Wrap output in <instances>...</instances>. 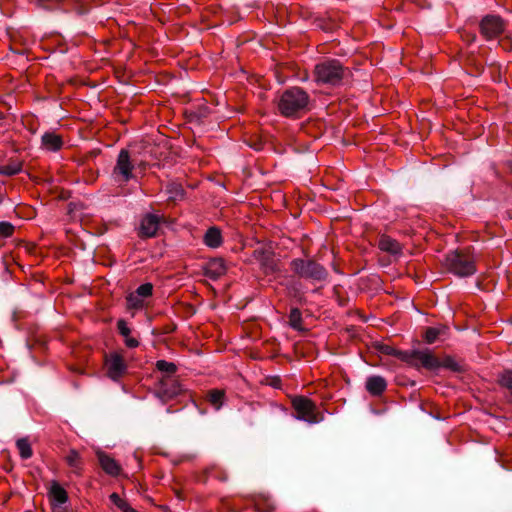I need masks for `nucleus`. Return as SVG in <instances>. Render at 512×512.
<instances>
[{
  "mask_svg": "<svg viewBox=\"0 0 512 512\" xmlns=\"http://www.w3.org/2000/svg\"><path fill=\"white\" fill-rule=\"evenodd\" d=\"M350 76L351 70L338 59H326L314 68L315 80L322 84L338 86Z\"/></svg>",
  "mask_w": 512,
  "mask_h": 512,
  "instance_id": "1",
  "label": "nucleus"
},
{
  "mask_svg": "<svg viewBox=\"0 0 512 512\" xmlns=\"http://www.w3.org/2000/svg\"><path fill=\"white\" fill-rule=\"evenodd\" d=\"M445 267L459 277H468L476 272L474 257L467 250H456L446 255Z\"/></svg>",
  "mask_w": 512,
  "mask_h": 512,
  "instance_id": "2",
  "label": "nucleus"
},
{
  "mask_svg": "<svg viewBox=\"0 0 512 512\" xmlns=\"http://www.w3.org/2000/svg\"><path fill=\"white\" fill-rule=\"evenodd\" d=\"M393 354L402 362L416 369L436 370L441 367V361L428 350H394Z\"/></svg>",
  "mask_w": 512,
  "mask_h": 512,
  "instance_id": "3",
  "label": "nucleus"
},
{
  "mask_svg": "<svg viewBox=\"0 0 512 512\" xmlns=\"http://www.w3.org/2000/svg\"><path fill=\"white\" fill-rule=\"evenodd\" d=\"M291 406L295 411V417L310 424L323 421L324 416L318 410L316 403L308 397L297 395L291 398Z\"/></svg>",
  "mask_w": 512,
  "mask_h": 512,
  "instance_id": "4",
  "label": "nucleus"
},
{
  "mask_svg": "<svg viewBox=\"0 0 512 512\" xmlns=\"http://www.w3.org/2000/svg\"><path fill=\"white\" fill-rule=\"evenodd\" d=\"M291 270L301 278L315 281H323L327 278V270L314 260L293 259L290 263Z\"/></svg>",
  "mask_w": 512,
  "mask_h": 512,
  "instance_id": "5",
  "label": "nucleus"
},
{
  "mask_svg": "<svg viewBox=\"0 0 512 512\" xmlns=\"http://www.w3.org/2000/svg\"><path fill=\"white\" fill-rule=\"evenodd\" d=\"M507 23L499 16L489 14L484 16L479 23L480 34L487 41L501 36L506 30Z\"/></svg>",
  "mask_w": 512,
  "mask_h": 512,
  "instance_id": "6",
  "label": "nucleus"
},
{
  "mask_svg": "<svg viewBox=\"0 0 512 512\" xmlns=\"http://www.w3.org/2000/svg\"><path fill=\"white\" fill-rule=\"evenodd\" d=\"M183 392L184 389L177 379L164 376L160 379L155 394L163 403H166Z\"/></svg>",
  "mask_w": 512,
  "mask_h": 512,
  "instance_id": "7",
  "label": "nucleus"
},
{
  "mask_svg": "<svg viewBox=\"0 0 512 512\" xmlns=\"http://www.w3.org/2000/svg\"><path fill=\"white\" fill-rule=\"evenodd\" d=\"M133 170L134 162L131 160L129 151L122 149L117 157L113 175L117 181L127 183L134 177Z\"/></svg>",
  "mask_w": 512,
  "mask_h": 512,
  "instance_id": "8",
  "label": "nucleus"
},
{
  "mask_svg": "<svg viewBox=\"0 0 512 512\" xmlns=\"http://www.w3.org/2000/svg\"><path fill=\"white\" fill-rule=\"evenodd\" d=\"M277 108L285 117H300L308 108V98H279Z\"/></svg>",
  "mask_w": 512,
  "mask_h": 512,
  "instance_id": "9",
  "label": "nucleus"
},
{
  "mask_svg": "<svg viewBox=\"0 0 512 512\" xmlns=\"http://www.w3.org/2000/svg\"><path fill=\"white\" fill-rule=\"evenodd\" d=\"M163 219V216L157 214L144 215L138 229V236L142 239L155 237Z\"/></svg>",
  "mask_w": 512,
  "mask_h": 512,
  "instance_id": "10",
  "label": "nucleus"
},
{
  "mask_svg": "<svg viewBox=\"0 0 512 512\" xmlns=\"http://www.w3.org/2000/svg\"><path fill=\"white\" fill-rule=\"evenodd\" d=\"M105 364L108 376L115 381L121 378L127 370L124 358L117 353L110 355V357L106 359Z\"/></svg>",
  "mask_w": 512,
  "mask_h": 512,
  "instance_id": "11",
  "label": "nucleus"
},
{
  "mask_svg": "<svg viewBox=\"0 0 512 512\" xmlns=\"http://www.w3.org/2000/svg\"><path fill=\"white\" fill-rule=\"evenodd\" d=\"M204 271L208 278L216 280L226 273L227 267L222 258H213L206 263Z\"/></svg>",
  "mask_w": 512,
  "mask_h": 512,
  "instance_id": "12",
  "label": "nucleus"
},
{
  "mask_svg": "<svg viewBox=\"0 0 512 512\" xmlns=\"http://www.w3.org/2000/svg\"><path fill=\"white\" fill-rule=\"evenodd\" d=\"M97 458L105 473L114 477L120 474L121 467L114 458L104 452H97Z\"/></svg>",
  "mask_w": 512,
  "mask_h": 512,
  "instance_id": "13",
  "label": "nucleus"
},
{
  "mask_svg": "<svg viewBox=\"0 0 512 512\" xmlns=\"http://www.w3.org/2000/svg\"><path fill=\"white\" fill-rule=\"evenodd\" d=\"M251 502L257 512H274L275 503L273 500L264 494H256L250 497Z\"/></svg>",
  "mask_w": 512,
  "mask_h": 512,
  "instance_id": "14",
  "label": "nucleus"
},
{
  "mask_svg": "<svg viewBox=\"0 0 512 512\" xmlns=\"http://www.w3.org/2000/svg\"><path fill=\"white\" fill-rule=\"evenodd\" d=\"M42 146L48 151H59L63 146V139L54 132H46L41 138Z\"/></svg>",
  "mask_w": 512,
  "mask_h": 512,
  "instance_id": "15",
  "label": "nucleus"
},
{
  "mask_svg": "<svg viewBox=\"0 0 512 512\" xmlns=\"http://www.w3.org/2000/svg\"><path fill=\"white\" fill-rule=\"evenodd\" d=\"M378 248L390 254H399L402 251L401 244L388 235H381L378 241Z\"/></svg>",
  "mask_w": 512,
  "mask_h": 512,
  "instance_id": "16",
  "label": "nucleus"
},
{
  "mask_svg": "<svg viewBox=\"0 0 512 512\" xmlns=\"http://www.w3.org/2000/svg\"><path fill=\"white\" fill-rule=\"evenodd\" d=\"M386 388L387 382L381 376H372L366 381V389L373 396H380Z\"/></svg>",
  "mask_w": 512,
  "mask_h": 512,
  "instance_id": "17",
  "label": "nucleus"
},
{
  "mask_svg": "<svg viewBox=\"0 0 512 512\" xmlns=\"http://www.w3.org/2000/svg\"><path fill=\"white\" fill-rule=\"evenodd\" d=\"M203 242L210 248H218L223 242L221 230L216 226L210 227L204 234Z\"/></svg>",
  "mask_w": 512,
  "mask_h": 512,
  "instance_id": "18",
  "label": "nucleus"
},
{
  "mask_svg": "<svg viewBox=\"0 0 512 512\" xmlns=\"http://www.w3.org/2000/svg\"><path fill=\"white\" fill-rule=\"evenodd\" d=\"M65 461L75 474H77V475L82 474L83 461H82V458L77 450L70 449L68 454L65 457Z\"/></svg>",
  "mask_w": 512,
  "mask_h": 512,
  "instance_id": "19",
  "label": "nucleus"
},
{
  "mask_svg": "<svg viewBox=\"0 0 512 512\" xmlns=\"http://www.w3.org/2000/svg\"><path fill=\"white\" fill-rule=\"evenodd\" d=\"M448 332L447 326H440V327H427L425 329L423 338L426 343L432 344L437 339H439L441 336L446 335Z\"/></svg>",
  "mask_w": 512,
  "mask_h": 512,
  "instance_id": "20",
  "label": "nucleus"
},
{
  "mask_svg": "<svg viewBox=\"0 0 512 512\" xmlns=\"http://www.w3.org/2000/svg\"><path fill=\"white\" fill-rule=\"evenodd\" d=\"M117 329L119 333L125 338V344L129 348H136L139 345L137 339L130 337V328L128 327L125 320L120 319L117 322Z\"/></svg>",
  "mask_w": 512,
  "mask_h": 512,
  "instance_id": "21",
  "label": "nucleus"
},
{
  "mask_svg": "<svg viewBox=\"0 0 512 512\" xmlns=\"http://www.w3.org/2000/svg\"><path fill=\"white\" fill-rule=\"evenodd\" d=\"M206 400L216 410H219L225 400V391L222 389H211L206 394Z\"/></svg>",
  "mask_w": 512,
  "mask_h": 512,
  "instance_id": "22",
  "label": "nucleus"
},
{
  "mask_svg": "<svg viewBox=\"0 0 512 512\" xmlns=\"http://www.w3.org/2000/svg\"><path fill=\"white\" fill-rule=\"evenodd\" d=\"M17 449L22 459H29L33 455V450L28 438H20L16 442Z\"/></svg>",
  "mask_w": 512,
  "mask_h": 512,
  "instance_id": "23",
  "label": "nucleus"
},
{
  "mask_svg": "<svg viewBox=\"0 0 512 512\" xmlns=\"http://www.w3.org/2000/svg\"><path fill=\"white\" fill-rule=\"evenodd\" d=\"M50 494L53 497L54 500H56L58 503L63 504L67 502L68 495L66 490L60 486L57 482H54L50 489Z\"/></svg>",
  "mask_w": 512,
  "mask_h": 512,
  "instance_id": "24",
  "label": "nucleus"
},
{
  "mask_svg": "<svg viewBox=\"0 0 512 512\" xmlns=\"http://www.w3.org/2000/svg\"><path fill=\"white\" fill-rule=\"evenodd\" d=\"M302 322L301 311L298 308H292L289 313V325L297 331H302Z\"/></svg>",
  "mask_w": 512,
  "mask_h": 512,
  "instance_id": "25",
  "label": "nucleus"
},
{
  "mask_svg": "<svg viewBox=\"0 0 512 512\" xmlns=\"http://www.w3.org/2000/svg\"><path fill=\"white\" fill-rule=\"evenodd\" d=\"M111 502L119 508L122 512H138L132 508L124 499H122L117 493H112L109 496Z\"/></svg>",
  "mask_w": 512,
  "mask_h": 512,
  "instance_id": "26",
  "label": "nucleus"
},
{
  "mask_svg": "<svg viewBox=\"0 0 512 512\" xmlns=\"http://www.w3.org/2000/svg\"><path fill=\"white\" fill-rule=\"evenodd\" d=\"M128 309L139 310L145 306V301L142 297H139L136 293H131L126 297Z\"/></svg>",
  "mask_w": 512,
  "mask_h": 512,
  "instance_id": "27",
  "label": "nucleus"
},
{
  "mask_svg": "<svg viewBox=\"0 0 512 512\" xmlns=\"http://www.w3.org/2000/svg\"><path fill=\"white\" fill-rule=\"evenodd\" d=\"M156 368L161 372L167 373V376H170L177 371V366L174 363L168 362L166 360H158L156 362Z\"/></svg>",
  "mask_w": 512,
  "mask_h": 512,
  "instance_id": "28",
  "label": "nucleus"
},
{
  "mask_svg": "<svg viewBox=\"0 0 512 512\" xmlns=\"http://www.w3.org/2000/svg\"><path fill=\"white\" fill-rule=\"evenodd\" d=\"M498 382L512 394V370H506L501 373Z\"/></svg>",
  "mask_w": 512,
  "mask_h": 512,
  "instance_id": "29",
  "label": "nucleus"
},
{
  "mask_svg": "<svg viewBox=\"0 0 512 512\" xmlns=\"http://www.w3.org/2000/svg\"><path fill=\"white\" fill-rule=\"evenodd\" d=\"M139 297H142L144 300L148 297L152 296L153 293V285L151 283L141 284L135 292Z\"/></svg>",
  "mask_w": 512,
  "mask_h": 512,
  "instance_id": "30",
  "label": "nucleus"
},
{
  "mask_svg": "<svg viewBox=\"0 0 512 512\" xmlns=\"http://www.w3.org/2000/svg\"><path fill=\"white\" fill-rule=\"evenodd\" d=\"M21 169H22V165L20 163L7 164V165H4L1 167L0 172L2 174L12 176V175H16L17 173H19L21 171Z\"/></svg>",
  "mask_w": 512,
  "mask_h": 512,
  "instance_id": "31",
  "label": "nucleus"
},
{
  "mask_svg": "<svg viewBox=\"0 0 512 512\" xmlns=\"http://www.w3.org/2000/svg\"><path fill=\"white\" fill-rule=\"evenodd\" d=\"M14 226L10 222H0V236L7 238L11 237L14 233Z\"/></svg>",
  "mask_w": 512,
  "mask_h": 512,
  "instance_id": "32",
  "label": "nucleus"
},
{
  "mask_svg": "<svg viewBox=\"0 0 512 512\" xmlns=\"http://www.w3.org/2000/svg\"><path fill=\"white\" fill-rule=\"evenodd\" d=\"M441 367L450 369L452 371H460L461 365L455 361L452 357H446L443 361H441Z\"/></svg>",
  "mask_w": 512,
  "mask_h": 512,
  "instance_id": "33",
  "label": "nucleus"
},
{
  "mask_svg": "<svg viewBox=\"0 0 512 512\" xmlns=\"http://www.w3.org/2000/svg\"><path fill=\"white\" fill-rule=\"evenodd\" d=\"M468 65L470 66L469 73L474 76L481 74L484 70L483 65L481 63H476L474 58L468 59Z\"/></svg>",
  "mask_w": 512,
  "mask_h": 512,
  "instance_id": "34",
  "label": "nucleus"
},
{
  "mask_svg": "<svg viewBox=\"0 0 512 512\" xmlns=\"http://www.w3.org/2000/svg\"><path fill=\"white\" fill-rule=\"evenodd\" d=\"M31 89L32 86L26 81H23L21 85L17 87V90H15L14 92L17 94H29L31 93Z\"/></svg>",
  "mask_w": 512,
  "mask_h": 512,
  "instance_id": "35",
  "label": "nucleus"
},
{
  "mask_svg": "<svg viewBox=\"0 0 512 512\" xmlns=\"http://www.w3.org/2000/svg\"><path fill=\"white\" fill-rule=\"evenodd\" d=\"M282 96H286V97H289V96H307V94L299 89V88H294V89H291V90H286Z\"/></svg>",
  "mask_w": 512,
  "mask_h": 512,
  "instance_id": "36",
  "label": "nucleus"
},
{
  "mask_svg": "<svg viewBox=\"0 0 512 512\" xmlns=\"http://www.w3.org/2000/svg\"><path fill=\"white\" fill-rule=\"evenodd\" d=\"M499 44H500V46L503 47V49H505L507 51L511 50V48H512V43H511V41L509 39H501L499 41Z\"/></svg>",
  "mask_w": 512,
  "mask_h": 512,
  "instance_id": "37",
  "label": "nucleus"
},
{
  "mask_svg": "<svg viewBox=\"0 0 512 512\" xmlns=\"http://www.w3.org/2000/svg\"><path fill=\"white\" fill-rule=\"evenodd\" d=\"M210 113H211V109L208 106L205 105V106L199 107V112H198L199 116L206 117Z\"/></svg>",
  "mask_w": 512,
  "mask_h": 512,
  "instance_id": "38",
  "label": "nucleus"
},
{
  "mask_svg": "<svg viewBox=\"0 0 512 512\" xmlns=\"http://www.w3.org/2000/svg\"><path fill=\"white\" fill-rule=\"evenodd\" d=\"M475 38H476L475 34H467L465 39L469 42H473L475 40Z\"/></svg>",
  "mask_w": 512,
  "mask_h": 512,
  "instance_id": "39",
  "label": "nucleus"
},
{
  "mask_svg": "<svg viewBox=\"0 0 512 512\" xmlns=\"http://www.w3.org/2000/svg\"><path fill=\"white\" fill-rule=\"evenodd\" d=\"M394 350H395L394 348L386 347V349H385V351H384V352H385L386 354H388V355H393V356H395V355L393 354Z\"/></svg>",
  "mask_w": 512,
  "mask_h": 512,
  "instance_id": "40",
  "label": "nucleus"
},
{
  "mask_svg": "<svg viewBox=\"0 0 512 512\" xmlns=\"http://www.w3.org/2000/svg\"><path fill=\"white\" fill-rule=\"evenodd\" d=\"M60 0H38V2L42 4L50 3V2H59Z\"/></svg>",
  "mask_w": 512,
  "mask_h": 512,
  "instance_id": "41",
  "label": "nucleus"
},
{
  "mask_svg": "<svg viewBox=\"0 0 512 512\" xmlns=\"http://www.w3.org/2000/svg\"><path fill=\"white\" fill-rule=\"evenodd\" d=\"M506 165H507L508 169L510 170V172H512V160L507 161Z\"/></svg>",
  "mask_w": 512,
  "mask_h": 512,
  "instance_id": "42",
  "label": "nucleus"
},
{
  "mask_svg": "<svg viewBox=\"0 0 512 512\" xmlns=\"http://www.w3.org/2000/svg\"><path fill=\"white\" fill-rule=\"evenodd\" d=\"M174 329H175V327H173V328L167 327V329H165L164 332L165 333H170V332L174 331Z\"/></svg>",
  "mask_w": 512,
  "mask_h": 512,
  "instance_id": "43",
  "label": "nucleus"
},
{
  "mask_svg": "<svg viewBox=\"0 0 512 512\" xmlns=\"http://www.w3.org/2000/svg\"><path fill=\"white\" fill-rule=\"evenodd\" d=\"M1 119H4V114H3V112L0 111V120Z\"/></svg>",
  "mask_w": 512,
  "mask_h": 512,
  "instance_id": "44",
  "label": "nucleus"
}]
</instances>
